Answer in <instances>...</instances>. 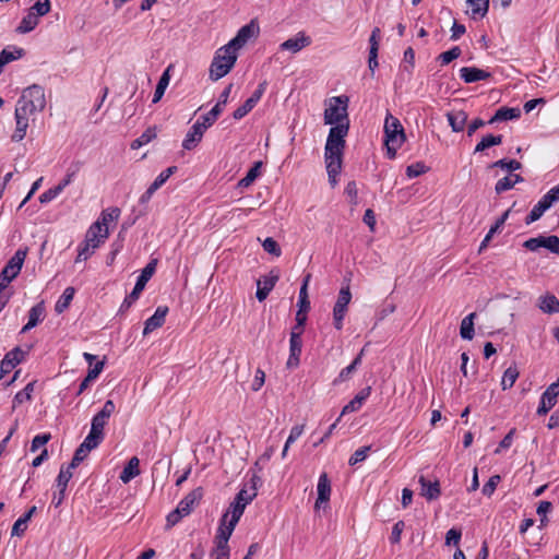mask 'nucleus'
I'll list each match as a JSON object with an SVG mask.
<instances>
[{"mask_svg": "<svg viewBox=\"0 0 559 559\" xmlns=\"http://www.w3.org/2000/svg\"><path fill=\"white\" fill-rule=\"evenodd\" d=\"M349 131V122L338 123L330 128L325 147L324 162L329 176V181L334 187L337 181L336 177L342 170L343 155L346 146V136Z\"/></svg>", "mask_w": 559, "mask_h": 559, "instance_id": "f257e3e1", "label": "nucleus"}, {"mask_svg": "<svg viewBox=\"0 0 559 559\" xmlns=\"http://www.w3.org/2000/svg\"><path fill=\"white\" fill-rule=\"evenodd\" d=\"M383 133L386 157L389 159H394L396 157L397 150L406 141V135L401 121L390 112L386 114L384 119Z\"/></svg>", "mask_w": 559, "mask_h": 559, "instance_id": "f03ea898", "label": "nucleus"}, {"mask_svg": "<svg viewBox=\"0 0 559 559\" xmlns=\"http://www.w3.org/2000/svg\"><path fill=\"white\" fill-rule=\"evenodd\" d=\"M158 260L157 259H151V261L144 266V269L141 271V274L138 276L135 285L132 289V292L127 295L120 305L119 313L127 312L133 304L139 299L141 293L145 288L147 282L151 280V277L154 275L156 271Z\"/></svg>", "mask_w": 559, "mask_h": 559, "instance_id": "7ed1b4c3", "label": "nucleus"}, {"mask_svg": "<svg viewBox=\"0 0 559 559\" xmlns=\"http://www.w3.org/2000/svg\"><path fill=\"white\" fill-rule=\"evenodd\" d=\"M237 61V53L231 49H227L226 45L221 47L216 52L210 66V79L218 81L229 73Z\"/></svg>", "mask_w": 559, "mask_h": 559, "instance_id": "20e7f679", "label": "nucleus"}, {"mask_svg": "<svg viewBox=\"0 0 559 559\" xmlns=\"http://www.w3.org/2000/svg\"><path fill=\"white\" fill-rule=\"evenodd\" d=\"M347 103L346 96L331 98L329 107L324 110V123L334 127L338 123L349 122Z\"/></svg>", "mask_w": 559, "mask_h": 559, "instance_id": "39448f33", "label": "nucleus"}, {"mask_svg": "<svg viewBox=\"0 0 559 559\" xmlns=\"http://www.w3.org/2000/svg\"><path fill=\"white\" fill-rule=\"evenodd\" d=\"M26 254L27 248H20L15 251L4 267L0 271V282L8 286L20 274Z\"/></svg>", "mask_w": 559, "mask_h": 559, "instance_id": "423d86ee", "label": "nucleus"}, {"mask_svg": "<svg viewBox=\"0 0 559 559\" xmlns=\"http://www.w3.org/2000/svg\"><path fill=\"white\" fill-rule=\"evenodd\" d=\"M259 25L254 20H251L248 24L238 29L236 36L226 45V50L231 49L237 53V50L242 48L251 38L259 35Z\"/></svg>", "mask_w": 559, "mask_h": 559, "instance_id": "0eeeda50", "label": "nucleus"}, {"mask_svg": "<svg viewBox=\"0 0 559 559\" xmlns=\"http://www.w3.org/2000/svg\"><path fill=\"white\" fill-rule=\"evenodd\" d=\"M19 99L21 103H26L36 112L43 111L46 106L45 90L38 84L26 87Z\"/></svg>", "mask_w": 559, "mask_h": 559, "instance_id": "6e6552de", "label": "nucleus"}, {"mask_svg": "<svg viewBox=\"0 0 559 559\" xmlns=\"http://www.w3.org/2000/svg\"><path fill=\"white\" fill-rule=\"evenodd\" d=\"M523 247L533 252L537 251L539 248H545L551 253L559 255V237L556 235H538L537 237L525 240Z\"/></svg>", "mask_w": 559, "mask_h": 559, "instance_id": "1a4fd4ad", "label": "nucleus"}, {"mask_svg": "<svg viewBox=\"0 0 559 559\" xmlns=\"http://www.w3.org/2000/svg\"><path fill=\"white\" fill-rule=\"evenodd\" d=\"M559 395V378L543 392L536 414L545 416L556 404Z\"/></svg>", "mask_w": 559, "mask_h": 559, "instance_id": "9d476101", "label": "nucleus"}, {"mask_svg": "<svg viewBox=\"0 0 559 559\" xmlns=\"http://www.w3.org/2000/svg\"><path fill=\"white\" fill-rule=\"evenodd\" d=\"M25 353L19 347L8 352L0 361V379L10 373L20 362L23 361Z\"/></svg>", "mask_w": 559, "mask_h": 559, "instance_id": "9b49d317", "label": "nucleus"}, {"mask_svg": "<svg viewBox=\"0 0 559 559\" xmlns=\"http://www.w3.org/2000/svg\"><path fill=\"white\" fill-rule=\"evenodd\" d=\"M116 405L114 401L107 400L103 405L102 409L97 412L91 420V429L104 432V428L107 425L110 416L114 414Z\"/></svg>", "mask_w": 559, "mask_h": 559, "instance_id": "f8f14e48", "label": "nucleus"}, {"mask_svg": "<svg viewBox=\"0 0 559 559\" xmlns=\"http://www.w3.org/2000/svg\"><path fill=\"white\" fill-rule=\"evenodd\" d=\"M280 275L275 271H271L267 275L263 276L257 282V293L255 297L259 301H263L266 299L269 294L272 292L274 286L276 285Z\"/></svg>", "mask_w": 559, "mask_h": 559, "instance_id": "ddd939ff", "label": "nucleus"}, {"mask_svg": "<svg viewBox=\"0 0 559 559\" xmlns=\"http://www.w3.org/2000/svg\"><path fill=\"white\" fill-rule=\"evenodd\" d=\"M206 130V126L201 123L200 120H197L195 123L189 129L183 141L182 147L187 151H191L201 142L204 132Z\"/></svg>", "mask_w": 559, "mask_h": 559, "instance_id": "4468645a", "label": "nucleus"}, {"mask_svg": "<svg viewBox=\"0 0 559 559\" xmlns=\"http://www.w3.org/2000/svg\"><path fill=\"white\" fill-rule=\"evenodd\" d=\"M168 313L167 306H158L148 319L144 322L143 335L146 336L152 333L154 330L160 328L165 323L166 316Z\"/></svg>", "mask_w": 559, "mask_h": 559, "instance_id": "2eb2a0df", "label": "nucleus"}, {"mask_svg": "<svg viewBox=\"0 0 559 559\" xmlns=\"http://www.w3.org/2000/svg\"><path fill=\"white\" fill-rule=\"evenodd\" d=\"M311 44V38L304 32H299L295 37L288 38L280 45V50L297 53Z\"/></svg>", "mask_w": 559, "mask_h": 559, "instance_id": "dca6fc26", "label": "nucleus"}, {"mask_svg": "<svg viewBox=\"0 0 559 559\" xmlns=\"http://www.w3.org/2000/svg\"><path fill=\"white\" fill-rule=\"evenodd\" d=\"M302 349V338L296 334L289 337V356L287 359V368H297L300 364V355Z\"/></svg>", "mask_w": 559, "mask_h": 559, "instance_id": "f3484780", "label": "nucleus"}, {"mask_svg": "<svg viewBox=\"0 0 559 559\" xmlns=\"http://www.w3.org/2000/svg\"><path fill=\"white\" fill-rule=\"evenodd\" d=\"M381 37V31L379 27H374L371 31V35L369 37V58H368V67L369 70L373 73L379 66L378 62V51H379V40Z\"/></svg>", "mask_w": 559, "mask_h": 559, "instance_id": "a211bd4d", "label": "nucleus"}, {"mask_svg": "<svg viewBox=\"0 0 559 559\" xmlns=\"http://www.w3.org/2000/svg\"><path fill=\"white\" fill-rule=\"evenodd\" d=\"M459 73L461 80L468 84L491 78V73L489 71L476 67H463L460 69Z\"/></svg>", "mask_w": 559, "mask_h": 559, "instance_id": "6ab92c4d", "label": "nucleus"}, {"mask_svg": "<svg viewBox=\"0 0 559 559\" xmlns=\"http://www.w3.org/2000/svg\"><path fill=\"white\" fill-rule=\"evenodd\" d=\"M203 497V488L198 487L186 495L178 503L180 510L189 515L193 508L200 502Z\"/></svg>", "mask_w": 559, "mask_h": 559, "instance_id": "aec40b11", "label": "nucleus"}, {"mask_svg": "<svg viewBox=\"0 0 559 559\" xmlns=\"http://www.w3.org/2000/svg\"><path fill=\"white\" fill-rule=\"evenodd\" d=\"M45 306L44 302H38L33 306L28 311V321L22 328L21 333H26L37 326L44 319Z\"/></svg>", "mask_w": 559, "mask_h": 559, "instance_id": "412c9836", "label": "nucleus"}, {"mask_svg": "<svg viewBox=\"0 0 559 559\" xmlns=\"http://www.w3.org/2000/svg\"><path fill=\"white\" fill-rule=\"evenodd\" d=\"M371 394V386L361 389L355 397L349 401L342 409L341 416L347 413L357 412L361 408L362 404L368 400Z\"/></svg>", "mask_w": 559, "mask_h": 559, "instance_id": "4be33fe9", "label": "nucleus"}, {"mask_svg": "<svg viewBox=\"0 0 559 559\" xmlns=\"http://www.w3.org/2000/svg\"><path fill=\"white\" fill-rule=\"evenodd\" d=\"M521 117V110L518 107H500L496 110L495 115L488 120V124H493L499 121H508L519 119Z\"/></svg>", "mask_w": 559, "mask_h": 559, "instance_id": "5701e85b", "label": "nucleus"}, {"mask_svg": "<svg viewBox=\"0 0 559 559\" xmlns=\"http://www.w3.org/2000/svg\"><path fill=\"white\" fill-rule=\"evenodd\" d=\"M418 483L421 487V495L429 501L436 500L440 497V484L438 480L430 481L424 476H420Z\"/></svg>", "mask_w": 559, "mask_h": 559, "instance_id": "b1692460", "label": "nucleus"}, {"mask_svg": "<svg viewBox=\"0 0 559 559\" xmlns=\"http://www.w3.org/2000/svg\"><path fill=\"white\" fill-rule=\"evenodd\" d=\"M318 498L316 501V506L318 507L320 503H325L330 500L331 496V481L328 477L326 473H321L318 479L317 485Z\"/></svg>", "mask_w": 559, "mask_h": 559, "instance_id": "393cba45", "label": "nucleus"}, {"mask_svg": "<svg viewBox=\"0 0 559 559\" xmlns=\"http://www.w3.org/2000/svg\"><path fill=\"white\" fill-rule=\"evenodd\" d=\"M36 507L33 506L32 508L28 509L27 512H25L23 515H21L13 524L12 528H11V536H17V537H21L24 535L26 528H27V523L28 521L32 519V516L35 514L36 512Z\"/></svg>", "mask_w": 559, "mask_h": 559, "instance_id": "a878e982", "label": "nucleus"}, {"mask_svg": "<svg viewBox=\"0 0 559 559\" xmlns=\"http://www.w3.org/2000/svg\"><path fill=\"white\" fill-rule=\"evenodd\" d=\"M538 308L544 313H559V299L552 294L543 295L538 298Z\"/></svg>", "mask_w": 559, "mask_h": 559, "instance_id": "bb28decb", "label": "nucleus"}, {"mask_svg": "<svg viewBox=\"0 0 559 559\" xmlns=\"http://www.w3.org/2000/svg\"><path fill=\"white\" fill-rule=\"evenodd\" d=\"M229 512H225L221 520H219V526L216 532V539H226L229 540L235 527L236 523L228 521Z\"/></svg>", "mask_w": 559, "mask_h": 559, "instance_id": "cd10ccee", "label": "nucleus"}, {"mask_svg": "<svg viewBox=\"0 0 559 559\" xmlns=\"http://www.w3.org/2000/svg\"><path fill=\"white\" fill-rule=\"evenodd\" d=\"M364 352L365 349L362 348L360 353L354 358V360L340 371L338 376L333 381L334 384L345 382L352 377L353 372L361 364Z\"/></svg>", "mask_w": 559, "mask_h": 559, "instance_id": "c85d7f7f", "label": "nucleus"}, {"mask_svg": "<svg viewBox=\"0 0 559 559\" xmlns=\"http://www.w3.org/2000/svg\"><path fill=\"white\" fill-rule=\"evenodd\" d=\"M140 461L136 456L131 457L127 465L123 467L119 478L123 484H128L131 481L134 477H136L140 474Z\"/></svg>", "mask_w": 559, "mask_h": 559, "instance_id": "c756f323", "label": "nucleus"}, {"mask_svg": "<svg viewBox=\"0 0 559 559\" xmlns=\"http://www.w3.org/2000/svg\"><path fill=\"white\" fill-rule=\"evenodd\" d=\"M25 55L23 48L16 46H8L0 51V64L4 67L9 62L21 59Z\"/></svg>", "mask_w": 559, "mask_h": 559, "instance_id": "7c9ffc66", "label": "nucleus"}, {"mask_svg": "<svg viewBox=\"0 0 559 559\" xmlns=\"http://www.w3.org/2000/svg\"><path fill=\"white\" fill-rule=\"evenodd\" d=\"M448 122L453 132H462L467 121V114L463 110L447 114Z\"/></svg>", "mask_w": 559, "mask_h": 559, "instance_id": "2f4dec72", "label": "nucleus"}, {"mask_svg": "<svg viewBox=\"0 0 559 559\" xmlns=\"http://www.w3.org/2000/svg\"><path fill=\"white\" fill-rule=\"evenodd\" d=\"M551 206L547 203V201L542 197L539 201L534 205L531 212L525 217V224L531 225L532 223L538 221L546 211H548Z\"/></svg>", "mask_w": 559, "mask_h": 559, "instance_id": "473e14b6", "label": "nucleus"}, {"mask_svg": "<svg viewBox=\"0 0 559 559\" xmlns=\"http://www.w3.org/2000/svg\"><path fill=\"white\" fill-rule=\"evenodd\" d=\"M39 19L35 15V12L28 11L25 16H23L19 26L16 27V32L20 34H26L35 29L38 25Z\"/></svg>", "mask_w": 559, "mask_h": 559, "instance_id": "72a5a7b5", "label": "nucleus"}, {"mask_svg": "<svg viewBox=\"0 0 559 559\" xmlns=\"http://www.w3.org/2000/svg\"><path fill=\"white\" fill-rule=\"evenodd\" d=\"M476 317L475 312L469 313L466 316L460 326V335L463 340L471 341L474 337L475 331H474V319Z\"/></svg>", "mask_w": 559, "mask_h": 559, "instance_id": "f704fd0d", "label": "nucleus"}, {"mask_svg": "<svg viewBox=\"0 0 559 559\" xmlns=\"http://www.w3.org/2000/svg\"><path fill=\"white\" fill-rule=\"evenodd\" d=\"M74 294H75V289L72 286L67 287L63 290L62 295L57 300V302L55 305V311L57 313H62L63 311H66L69 308V306L74 297Z\"/></svg>", "mask_w": 559, "mask_h": 559, "instance_id": "c9c22d12", "label": "nucleus"}, {"mask_svg": "<svg viewBox=\"0 0 559 559\" xmlns=\"http://www.w3.org/2000/svg\"><path fill=\"white\" fill-rule=\"evenodd\" d=\"M108 227L102 223V221L98 218L95 223L91 225L86 233V238L88 240L95 241L96 238L100 237L103 239L108 237Z\"/></svg>", "mask_w": 559, "mask_h": 559, "instance_id": "e433bc0d", "label": "nucleus"}, {"mask_svg": "<svg viewBox=\"0 0 559 559\" xmlns=\"http://www.w3.org/2000/svg\"><path fill=\"white\" fill-rule=\"evenodd\" d=\"M466 3L472 8V16L481 19L489 11L490 0H466Z\"/></svg>", "mask_w": 559, "mask_h": 559, "instance_id": "4c0bfd02", "label": "nucleus"}, {"mask_svg": "<svg viewBox=\"0 0 559 559\" xmlns=\"http://www.w3.org/2000/svg\"><path fill=\"white\" fill-rule=\"evenodd\" d=\"M169 81H170L169 68H167L160 75V78L157 82V85L155 87V92H154L153 99H152L153 104H156L162 99V97L164 96L165 91L169 84Z\"/></svg>", "mask_w": 559, "mask_h": 559, "instance_id": "58836bf2", "label": "nucleus"}, {"mask_svg": "<svg viewBox=\"0 0 559 559\" xmlns=\"http://www.w3.org/2000/svg\"><path fill=\"white\" fill-rule=\"evenodd\" d=\"M262 167V162H255L252 167L247 171L246 176L238 181L239 188H248L250 187L255 179L260 176V168Z\"/></svg>", "mask_w": 559, "mask_h": 559, "instance_id": "ea45409f", "label": "nucleus"}, {"mask_svg": "<svg viewBox=\"0 0 559 559\" xmlns=\"http://www.w3.org/2000/svg\"><path fill=\"white\" fill-rule=\"evenodd\" d=\"M35 381L28 382L23 390L19 391L13 397V408L32 400Z\"/></svg>", "mask_w": 559, "mask_h": 559, "instance_id": "a19ab883", "label": "nucleus"}, {"mask_svg": "<svg viewBox=\"0 0 559 559\" xmlns=\"http://www.w3.org/2000/svg\"><path fill=\"white\" fill-rule=\"evenodd\" d=\"M309 278H310V274H308L305 280H304V283L299 289V296H298V311H304V312H308L309 309H310V300L308 298V282H309Z\"/></svg>", "mask_w": 559, "mask_h": 559, "instance_id": "79ce46f5", "label": "nucleus"}, {"mask_svg": "<svg viewBox=\"0 0 559 559\" xmlns=\"http://www.w3.org/2000/svg\"><path fill=\"white\" fill-rule=\"evenodd\" d=\"M105 433L98 432L97 430L91 429L88 435L83 440L82 444L85 449H87L90 452L97 448L104 440Z\"/></svg>", "mask_w": 559, "mask_h": 559, "instance_id": "37998d69", "label": "nucleus"}, {"mask_svg": "<svg viewBox=\"0 0 559 559\" xmlns=\"http://www.w3.org/2000/svg\"><path fill=\"white\" fill-rule=\"evenodd\" d=\"M349 281H350L349 278H345V281H344L345 283L342 285V287L338 292L337 299H336L334 306L344 307V308L348 309V305L352 300Z\"/></svg>", "mask_w": 559, "mask_h": 559, "instance_id": "c03bdc74", "label": "nucleus"}, {"mask_svg": "<svg viewBox=\"0 0 559 559\" xmlns=\"http://www.w3.org/2000/svg\"><path fill=\"white\" fill-rule=\"evenodd\" d=\"M14 118H15L16 127L11 136V140L13 142H21L26 135V131L28 128V119L23 118L22 116L14 117Z\"/></svg>", "mask_w": 559, "mask_h": 559, "instance_id": "a18cd8bd", "label": "nucleus"}, {"mask_svg": "<svg viewBox=\"0 0 559 559\" xmlns=\"http://www.w3.org/2000/svg\"><path fill=\"white\" fill-rule=\"evenodd\" d=\"M518 378L519 371L515 366H510L509 368H507L501 379L502 390L511 389L514 385Z\"/></svg>", "mask_w": 559, "mask_h": 559, "instance_id": "49530a36", "label": "nucleus"}, {"mask_svg": "<svg viewBox=\"0 0 559 559\" xmlns=\"http://www.w3.org/2000/svg\"><path fill=\"white\" fill-rule=\"evenodd\" d=\"M178 170L177 166H169L164 169L150 185L152 189L157 191L166 181Z\"/></svg>", "mask_w": 559, "mask_h": 559, "instance_id": "de8ad7c7", "label": "nucleus"}, {"mask_svg": "<svg viewBox=\"0 0 559 559\" xmlns=\"http://www.w3.org/2000/svg\"><path fill=\"white\" fill-rule=\"evenodd\" d=\"M490 168H501L506 169L510 173L519 170L522 168V164L516 159H507L501 158L492 164L489 165Z\"/></svg>", "mask_w": 559, "mask_h": 559, "instance_id": "09e8293b", "label": "nucleus"}, {"mask_svg": "<svg viewBox=\"0 0 559 559\" xmlns=\"http://www.w3.org/2000/svg\"><path fill=\"white\" fill-rule=\"evenodd\" d=\"M430 168L424 162H416L406 167L405 174L412 179L428 173Z\"/></svg>", "mask_w": 559, "mask_h": 559, "instance_id": "8fccbe9b", "label": "nucleus"}, {"mask_svg": "<svg viewBox=\"0 0 559 559\" xmlns=\"http://www.w3.org/2000/svg\"><path fill=\"white\" fill-rule=\"evenodd\" d=\"M245 509H246L245 503L234 500L230 503L228 510L226 511V512H229L228 521L235 522L236 524H238L241 515L245 512Z\"/></svg>", "mask_w": 559, "mask_h": 559, "instance_id": "3c124183", "label": "nucleus"}, {"mask_svg": "<svg viewBox=\"0 0 559 559\" xmlns=\"http://www.w3.org/2000/svg\"><path fill=\"white\" fill-rule=\"evenodd\" d=\"M222 111L223 108L215 104L214 107L209 112L201 116L199 120L201 121V123H204V126H206L207 129L214 124V122L217 120Z\"/></svg>", "mask_w": 559, "mask_h": 559, "instance_id": "603ef678", "label": "nucleus"}, {"mask_svg": "<svg viewBox=\"0 0 559 559\" xmlns=\"http://www.w3.org/2000/svg\"><path fill=\"white\" fill-rule=\"evenodd\" d=\"M461 53V48L459 46H454L450 50L440 53L437 60L440 61L441 66H447L453 60L457 59Z\"/></svg>", "mask_w": 559, "mask_h": 559, "instance_id": "864d4df0", "label": "nucleus"}, {"mask_svg": "<svg viewBox=\"0 0 559 559\" xmlns=\"http://www.w3.org/2000/svg\"><path fill=\"white\" fill-rule=\"evenodd\" d=\"M230 549L228 540L215 538V557L214 559H229Z\"/></svg>", "mask_w": 559, "mask_h": 559, "instance_id": "5fc2aeb1", "label": "nucleus"}, {"mask_svg": "<svg viewBox=\"0 0 559 559\" xmlns=\"http://www.w3.org/2000/svg\"><path fill=\"white\" fill-rule=\"evenodd\" d=\"M185 516H187V513H185L180 508L177 506V508L173 511H170L166 516V527L171 528L175 525H177Z\"/></svg>", "mask_w": 559, "mask_h": 559, "instance_id": "6e6d98bb", "label": "nucleus"}, {"mask_svg": "<svg viewBox=\"0 0 559 559\" xmlns=\"http://www.w3.org/2000/svg\"><path fill=\"white\" fill-rule=\"evenodd\" d=\"M371 450V447L370 445H365V447H360L359 449H357L353 454L352 456L349 457L348 460V464L350 466H354L362 461H365L368 456V453L370 452Z\"/></svg>", "mask_w": 559, "mask_h": 559, "instance_id": "4d7b16f0", "label": "nucleus"}, {"mask_svg": "<svg viewBox=\"0 0 559 559\" xmlns=\"http://www.w3.org/2000/svg\"><path fill=\"white\" fill-rule=\"evenodd\" d=\"M347 313V308L334 306L333 307V325L337 331H341L344 325V318Z\"/></svg>", "mask_w": 559, "mask_h": 559, "instance_id": "13d9d810", "label": "nucleus"}, {"mask_svg": "<svg viewBox=\"0 0 559 559\" xmlns=\"http://www.w3.org/2000/svg\"><path fill=\"white\" fill-rule=\"evenodd\" d=\"M295 320H296V323L292 328L290 334L297 333L298 336H302L304 331H305V324L307 322V312L297 311Z\"/></svg>", "mask_w": 559, "mask_h": 559, "instance_id": "bf43d9fd", "label": "nucleus"}, {"mask_svg": "<svg viewBox=\"0 0 559 559\" xmlns=\"http://www.w3.org/2000/svg\"><path fill=\"white\" fill-rule=\"evenodd\" d=\"M403 60L407 64L401 66V69L403 71H406L409 75H412L414 67H415V51L412 47H408L404 51Z\"/></svg>", "mask_w": 559, "mask_h": 559, "instance_id": "052dcab7", "label": "nucleus"}, {"mask_svg": "<svg viewBox=\"0 0 559 559\" xmlns=\"http://www.w3.org/2000/svg\"><path fill=\"white\" fill-rule=\"evenodd\" d=\"M91 242H93V240H88L86 238L85 241L78 247V255L75 262L85 261L93 254Z\"/></svg>", "mask_w": 559, "mask_h": 559, "instance_id": "680f3d73", "label": "nucleus"}, {"mask_svg": "<svg viewBox=\"0 0 559 559\" xmlns=\"http://www.w3.org/2000/svg\"><path fill=\"white\" fill-rule=\"evenodd\" d=\"M551 510H552L551 502L544 500L538 503L536 512L540 518V527L547 525V523H548L547 513L550 512Z\"/></svg>", "mask_w": 559, "mask_h": 559, "instance_id": "e2e57ef3", "label": "nucleus"}, {"mask_svg": "<svg viewBox=\"0 0 559 559\" xmlns=\"http://www.w3.org/2000/svg\"><path fill=\"white\" fill-rule=\"evenodd\" d=\"M262 247H263L264 251H266L267 253H270L274 257H280L282 254L280 245L272 237L265 238L262 243Z\"/></svg>", "mask_w": 559, "mask_h": 559, "instance_id": "0e129e2a", "label": "nucleus"}, {"mask_svg": "<svg viewBox=\"0 0 559 559\" xmlns=\"http://www.w3.org/2000/svg\"><path fill=\"white\" fill-rule=\"evenodd\" d=\"M120 213L121 211L119 207H109L100 213L99 219L107 226L109 222L117 221L120 216Z\"/></svg>", "mask_w": 559, "mask_h": 559, "instance_id": "69168bd1", "label": "nucleus"}, {"mask_svg": "<svg viewBox=\"0 0 559 559\" xmlns=\"http://www.w3.org/2000/svg\"><path fill=\"white\" fill-rule=\"evenodd\" d=\"M28 11L35 12V15L39 19L40 16L46 15L50 11V1L49 0H38L31 7Z\"/></svg>", "mask_w": 559, "mask_h": 559, "instance_id": "338daca9", "label": "nucleus"}, {"mask_svg": "<svg viewBox=\"0 0 559 559\" xmlns=\"http://www.w3.org/2000/svg\"><path fill=\"white\" fill-rule=\"evenodd\" d=\"M500 481H501L500 475H492L487 480V483L483 486V489H481L483 495L486 497H490L495 492V490Z\"/></svg>", "mask_w": 559, "mask_h": 559, "instance_id": "774afa93", "label": "nucleus"}]
</instances>
